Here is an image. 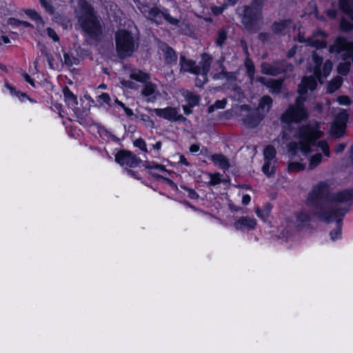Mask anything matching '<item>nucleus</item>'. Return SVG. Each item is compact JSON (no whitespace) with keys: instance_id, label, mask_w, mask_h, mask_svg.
Here are the masks:
<instances>
[{"instance_id":"nucleus-1","label":"nucleus","mask_w":353,"mask_h":353,"mask_svg":"<svg viewBox=\"0 0 353 353\" xmlns=\"http://www.w3.org/2000/svg\"><path fill=\"white\" fill-rule=\"evenodd\" d=\"M312 69L314 76L304 77L299 85L298 91L300 96L296 99L294 104L288 105L285 111L281 115L280 120L282 123L290 124L297 123L305 121L308 117V112L303 105L305 98L304 94L308 90L312 91L316 87V80L321 81V77H327L332 69V63L327 60L321 68L323 59L318 56L316 52L312 54Z\"/></svg>"},{"instance_id":"nucleus-2","label":"nucleus","mask_w":353,"mask_h":353,"mask_svg":"<svg viewBox=\"0 0 353 353\" xmlns=\"http://www.w3.org/2000/svg\"><path fill=\"white\" fill-rule=\"evenodd\" d=\"M353 199V190H345L330 195L327 184L321 183L315 186L307 200V205L321 204L323 209L316 213L323 221H331L338 216H342L346 210L340 205L349 202Z\"/></svg>"},{"instance_id":"nucleus-3","label":"nucleus","mask_w":353,"mask_h":353,"mask_svg":"<svg viewBox=\"0 0 353 353\" xmlns=\"http://www.w3.org/2000/svg\"><path fill=\"white\" fill-rule=\"evenodd\" d=\"M322 134L316 123L303 125L299 129L297 141L289 145L288 152L290 158L288 165L289 172H297L305 168L304 163L296 161V156L299 152L304 155L311 152V147L314 145L315 140Z\"/></svg>"},{"instance_id":"nucleus-4","label":"nucleus","mask_w":353,"mask_h":353,"mask_svg":"<svg viewBox=\"0 0 353 353\" xmlns=\"http://www.w3.org/2000/svg\"><path fill=\"white\" fill-rule=\"evenodd\" d=\"M330 53L341 54L342 59L345 61L338 66L339 74L346 75L350 71L351 63L347 59H350L353 63V42L346 38L339 37L334 43L329 47Z\"/></svg>"},{"instance_id":"nucleus-5","label":"nucleus","mask_w":353,"mask_h":353,"mask_svg":"<svg viewBox=\"0 0 353 353\" xmlns=\"http://www.w3.org/2000/svg\"><path fill=\"white\" fill-rule=\"evenodd\" d=\"M78 13L79 22L83 30L90 37L97 38L102 33V28L97 20L92 8L85 2L81 3Z\"/></svg>"},{"instance_id":"nucleus-6","label":"nucleus","mask_w":353,"mask_h":353,"mask_svg":"<svg viewBox=\"0 0 353 353\" xmlns=\"http://www.w3.org/2000/svg\"><path fill=\"white\" fill-rule=\"evenodd\" d=\"M116 50L120 58L132 56L139 47L138 37L125 30H120L115 34Z\"/></svg>"},{"instance_id":"nucleus-7","label":"nucleus","mask_w":353,"mask_h":353,"mask_svg":"<svg viewBox=\"0 0 353 353\" xmlns=\"http://www.w3.org/2000/svg\"><path fill=\"white\" fill-rule=\"evenodd\" d=\"M261 6L260 4L253 3L250 6L238 8L237 14L241 17L245 27L250 30H256L257 23L261 19Z\"/></svg>"},{"instance_id":"nucleus-8","label":"nucleus","mask_w":353,"mask_h":353,"mask_svg":"<svg viewBox=\"0 0 353 353\" xmlns=\"http://www.w3.org/2000/svg\"><path fill=\"white\" fill-rule=\"evenodd\" d=\"M140 11L143 15L151 21L161 24L163 21L172 26H179L180 19L171 16L167 11H162L158 8H149L147 6L140 7Z\"/></svg>"},{"instance_id":"nucleus-9","label":"nucleus","mask_w":353,"mask_h":353,"mask_svg":"<svg viewBox=\"0 0 353 353\" xmlns=\"http://www.w3.org/2000/svg\"><path fill=\"white\" fill-rule=\"evenodd\" d=\"M348 119V113L345 110L339 108L336 112L331 132L336 137H340L345 132L346 122Z\"/></svg>"},{"instance_id":"nucleus-10","label":"nucleus","mask_w":353,"mask_h":353,"mask_svg":"<svg viewBox=\"0 0 353 353\" xmlns=\"http://www.w3.org/2000/svg\"><path fill=\"white\" fill-rule=\"evenodd\" d=\"M212 61V57L210 54L204 53L201 55V60L199 65H196V69H198L197 75H200L201 78L196 79V85L198 86H201L207 81V74L210 70Z\"/></svg>"},{"instance_id":"nucleus-11","label":"nucleus","mask_w":353,"mask_h":353,"mask_svg":"<svg viewBox=\"0 0 353 353\" xmlns=\"http://www.w3.org/2000/svg\"><path fill=\"white\" fill-rule=\"evenodd\" d=\"M115 161L122 166L134 168L139 165L141 160L129 151H119L115 156Z\"/></svg>"},{"instance_id":"nucleus-12","label":"nucleus","mask_w":353,"mask_h":353,"mask_svg":"<svg viewBox=\"0 0 353 353\" xmlns=\"http://www.w3.org/2000/svg\"><path fill=\"white\" fill-rule=\"evenodd\" d=\"M327 36L325 32L318 30L307 39L300 37L299 41L305 43L306 46H312L316 49L325 48L327 46V42L323 39L327 37Z\"/></svg>"},{"instance_id":"nucleus-13","label":"nucleus","mask_w":353,"mask_h":353,"mask_svg":"<svg viewBox=\"0 0 353 353\" xmlns=\"http://www.w3.org/2000/svg\"><path fill=\"white\" fill-rule=\"evenodd\" d=\"M151 111L157 116L168 121H177L185 120V118L180 114L178 110L175 108L167 107L165 108H155Z\"/></svg>"},{"instance_id":"nucleus-14","label":"nucleus","mask_w":353,"mask_h":353,"mask_svg":"<svg viewBox=\"0 0 353 353\" xmlns=\"http://www.w3.org/2000/svg\"><path fill=\"white\" fill-rule=\"evenodd\" d=\"M292 26V22L290 19H282L275 21L272 26V30L275 34H285L289 32Z\"/></svg>"},{"instance_id":"nucleus-15","label":"nucleus","mask_w":353,"mask_h":353,"mask_svg":"<svg viewBox=\"0 0 353 353\" xmlns=\"http://www.w3.org/2000/svg\"><path fill=\"white\" fill-rule=\"evenodd\" d=\"M141 94L147 98L148 101H154L159 94L157 85L151 82H147L141 90Z\"/></svg>"},{"instance_id":"nucleus-16","label":"nucleus","mask_w":353,"mask_h":353,"mask_svg":"<svg viewBox=\"0 0 353 353\" xmlns=\"http://www.w3.org/2000/svg\"><path fill=\"white\" fill-rule=\"evenodd\" d=\"M256 225V221L253 218L247 216L241 217L234 223V227L236 230H253Z\"/></svg>"},{"instance_id":"nucleus-17","label":"nucleus","mask_w":353,"mask_h":353,"mask_svg":"<svg viewBox=\"0 0 353 353\" xmlns=\"http://www.w3.org/2000/svg\"><path fill=\"white\" fill-rule=\"evenodd\" d=\"M261 67L262 73L272 76H276L281 73L282 71L285 70L280 67L279 63H274V64L263 63Z\"/></svg>"},{"instance_id":"nucleus-18","label":"nucleus","mask_w":353,"mask_h":353,"mask_svg":"<svg viewBox=\"0 0 353 353\" xmlns=\"http://www.w3.org/2000/svg\"><path fill=\"white\" fill-rule=\"evenodd\" d=\"M180 64L181 70L184 72H189L196 75L198 74V70H196V64L195 61L186 59L184 56H181Z\"/></svg>"},{"instance_id":"nucleus-19","label":"nucleus","mask_w":353,"mask_h":353,"mask_svg":"<svg viewBox=\"0 0 353 353\" xmlns=\"http://www.w3.org/2000/svg\"><path fill=\"white\" fill-rule=\"evenodd\" d=\"M212 161L219 165L223 170H227L230 167L228 159L221 154H213L211 156Z\"/></svg>"},{"instance_id":"nucleus-20","label":"nucleus","mask_w":353,"mask_h":353,"mask_svg":"<svg viewBox=\"0 0 353 353\" xmlns=\"http://www.w3.org/2000/svg\"><path fill=\"white\" fill-rule=\"evenodd\" d=\"M341 10L353 21V0H339Z\"/></svg>"},{"instance_id":"nucleus-21","label":"nucleus","mask_w":353,"mask_h":353,"mask_svg":"<svg viewBox=\"0 0 353 353\" xmlns=\"http://www.w3.org/2000/svg\"><path fill=\"white\" fill-rule=\"evenodd\" d=\"M25 13L30 17L31 19L37 21V26L38 28V31L40 34H43V32L40 30L41 28H43L44 26V22L39 14V13L32 9H27L25 10Z\"/></svg>"},{"instance_id":"nucleus-22","label":"nucleus","mask_w":353,"mask_h":353,"mask_svg":"<svg viewBox=\"0 0 353 353\" xmlns=\"http://www.w3.org/2000/svg\"><path fill=\"white\" fill-rule=\"evenodd\" d=\"M272 104V100L269 96H263L259 102L258 109L263 112L264 113H267Z\"/></svg>"},{"instance_id":"nucleus-23","label":"nucleus","mask_w":353,"mask_h":353,"mask_svg":"<svg viewBox=\"0 0 353 353\" xmlns=\"http://www.w3.org/2000/svg\"><path fill=\"white\" fill-rule=\"evenodd\" d=\"M276 161L264 160V164L262 167V171L268 176H270L274 173L276 169Z\"/></svg>"},{"instance_id":"nucleus-24","label":"nucleus","mask_w":353,"mask_h":353,"mask_svg":"<svg viewBox=\"0 0 353 353\" xmlns=\"http://www.w3.org/2000/svg\"><path fill=\"white\" fill-rule=\"evenodd\" d=\"M283 85V80L281 79H270L268 88L272 93L278 94L281 92Z\"/></svg>"},{"instance_id":"nucleus-25","label":"nucleus","mask_w":353,"mask_h":353,"mask_svg":"<svg viewBox=\"0 0 353 353\" xmlns=\"http://www.w3.org/2000/svg\"><path fill=\"white\" fill-rule=\"evenodd\" d=\"M323 161V156L320 153L312 155L309 159L308 169L312 170L315 169Z\"/></svg>"},{"instance_id":"nucleus-26","label":"nucleus","mask_w":353,"mask_h":353,"mask_svg":"<svg viewBox=\"0 0 353 353\" xmlns=\"http://www.w3.org/2000/svg\"><path fill=\"white\" fill-rule=\"evenodd\" d=\"M310 219V215L307 213L305 209L298 212L296 215V225L297 226H301L304 223H307Z\"/></svg>"},{"instance_id":"nucleus-27","label":"nucleus","mask_w":353,"mask_h":353,"mask_svg":"<svg viewBox=\"0 0 353 353\" xmlns=\"http://www.w3.org/2000/svg\"><path fill=\"white\" fill-rule=\"evenodd\" d=\"M65 99L69 105H76L77 104V99L76 96L70 90L68 87H65L63 90Z\"/></svg>"},{"instance_id":"nucleus-28","label":"nucleus","mask_w":353,"mask_h":353,"mask_svg":"<svg viewBox=\"0 0 353 353\" xmlns=\"http://www.w3.org/2000/svg\"><path fill=\"white\" fill-rule=\"evenodd\" d=\"M343 82V79L341 77H336L332 79L328 84L327 92L332 93L338 90Z\"/></svg>"},{"instance_id":"nucleus-29","label":"nucleus","mask_w":353,"mask_h":353,"mask_svg":"<svg viewBox=\"0 0 353 353\" xmlns=\"http://www.w3.org/2000/svg\"><path fill=\"white\" fill-rule=\"evenodd\" d=\"M183 96L188 101L190 106L193 107L199 103V98L197 95L192 92L186 91L183 93Z\"/></svg>"},{"instance_id":"nucleus-30","label":"nucleus","mask_w":353,"mask_h":353,"mask_svg":"<svg viewBox=\"0 0 353 353\" xmlns=\"http://www.w3.org/2000/svg\"><path fill=\"white\" fill-rule=\"evenodd\" d=\"M264 160L276 161V150L272 145H268L263 151Z\"/></svg>"},{"instance_id":"nucleus-31","label":"nucleus","mask_w":353,"mask_h":353,"mask_svg":"<svg viewBox=\"0 0 353 353\" xmlns=\"http://www.w3.org/2000/svg\"><path fill=\"white\" fill-rule=\"evenodd\" d=\"M130 78L140 82H146L149 79V75L141 71H134L130 74Z\"/></svg>"},{"instance_id":"nucleus-32","label":"nucleus","mask_w":353,"mask_h":353,"mask_svg":"<svg viewBox=\"0 0 353 353\" xmlns=\"http://www.w3.org/2000/svg\"><path fill=\"white\" fill-rule=\"evenodd\" d=\"M79 63V59L69 53H64L63 54V63L68 67H71L74 65H77Z\"/></svg>"},{"instance_id":"nucleus-33","label":"nucleus","mask_w":353,"mask_h":353,"mask_svg":"<svg viewBox=\"0 0 353 353\" xmlns=\"http://www.w3.org/2000/svg\"><path fill=\"white\" fill-rule=\"evenodd\" d=\"M261 119L259 117L250 114L246 118L243 119V121L248 128H254L259 123Z\"/></svg>"},{"instance_id":"nucleus-34","label":"nucleus","mask_w":353,"mask_h":353,"mask_svg":"<svg viewBox=\"0 0 353 353\" xmlns=\"http://www.w3.org/2000/svg\"><path fill=\"white\" fill-rule=\"evenodd\" d=\"M339 27L341 31L348 32L353 30V23L350 22L345 18L342 17Z\"/></svg>"},{"instance_id":"nucleus-35","label":"nucleus","mask_w":353,"mask_h":353,"mask_svg":"<svg viewBox=\"0 0 353 353\" xmlns=\"http://www.w3.org/2000/svg\"><path fill=\"white\" fill-rule=\"evenodd\" d=\"M270 208L266 205L262 208H256V215L263 220H265L270 215Z\"/></svg>"},{"instance_id":"nucleus-36","label":"nucleus","mask_w":353,"mask_h":353,"mask_svg":"<svg viewBox=\"0 0 353 353\" xmlns=\"http://www.w3.org/2000/svg\"><path fill=\"white\" fill-rule=\"evenodd\" d=\"M165 59L168 63H172L176 61V55L173 49L170 47H166L165 50Z\"/></svg>"},{"instance_id":"nucleus-37","label":"nucleus","mask_w":353,"mask_h":353,"mask_svg":"<svg viewBox=\"0 0 353 353\" xmlns=\"http://www.w3.org/2000/svg\"><path fill=\"white\" fill-rule=\"evenodd\" d=\"M316 145L320 148V150L323 152L324 156L325 157H330L331 152L330 150V147L327 141H318Z\"/></svg>"},{"instance_id":"nucleus-38","label":"nucleus","mask_w":353,"mask_h":353,"mask_svg":"<svg viewBox=\"0 0 353 353\" xmlns=\"http://www.w3.org/2000/svg\"><path fill=\"white\" fill-rule=\"evenodd\" d=\"M227 39V32L225 30H220L218 32L217 38L215 40L216 44L222 46Z\"/></svg>"},{"instance_id":"nucleus-39","label":"nucleus","mask_w":353,"mask_h":353,"mask_svg":"<svg viewBox=\"0 0 353 353\" xmlns=\"http://www.w3.org/2000/svg\"><path fill=\"white\" fill-rule=\"evenodd\" d=\"M139 119L144 123V125H145L146 128H154V123L148 115L141 114L139 116Z\"/></svg>"},{"instance_id":"nucleus-40","label":"nucleus","mask_w":353,"mask_h":353,"mask_svg":"<svg viewBox=\"0 0 353 353\" xmlns=\"http://www.w3.org/2000/svg\"><path fill=\"white\" fill-rule=\"evenodd\" d=\"M41 28H40V30L43 32V34H41L43 35L45 33V30H42ZM46 32L47 34L48 35V37L50 38H51L54 42H57L59 41V36L57 35L56 32L51 28H48L46 30Z\"/></svg>"},{"instance_id":"nucleus-41","label":"nucleus","mask_w":353,"mask_h":353,"mask_svg":"<svg viewBox=\"0 0 353 353\" xmlns=\"http://www.w3.org/2000/svg\"><path fill=\"white\" fill-rule=\"evenodd\" d=\"M213 79H230L232 77V73H228L227 72H225L223 69L222 68L221 72L219 73L214 74L212 75Z\"/></svg>"},{"instance_id":"nucleus-42","label":"nucleus","mask_w":353,"mask_h":353,"mask_svg":"<svg viewBox=\"0 0 353 353\" xmlns=\"http://www.w3.org/2000/svg\"><path fill=\"white\" fill-rule=\"evenodd\" d=\"M134 145L141 150L143 152H147L148 149L146 147V143L143 139H137L134 141Z\"/></svg>"},{"instance_id":"nucleus-43","label":"nucleus","mask_w":353,"mask_h":353,"mask_svg":"<svg viewBox=\"0 0 353 353\" xmlns=\"http://www.w3.org/2000/svg\"><path fill=\"white\" fill-rule=\"evenodd\" d=\"M246 66H247L248 76L251 79V82L252 83L253 80H254V65L252 62L248 61V62H246Z\"/></svg>"},{"instance_id":"nucleus-44","label":"nucleus","mask_w":353,"mask_h":353,"mask_svg":"<svg viewBox=\"0 0 353 353\" xmlns=\"http://www.w3.org/2000/svg\"><path fill=\"white\" fill-rule=\"evenodd\" d=\"M42 6L46 9V10L50 14L54 13V8L49 1L47 0H40Z\"/></svg>"},{"instance_id":"nucleus-45","label":"nucleus","mask_w":353,"mask_h":353,"mask_svg":"<svg viewBox=\"0 0 353 353\" xmlns=\"http://www.w3.org/2000/svg\"><path fill=\"white\" fill-rule=\"evenodd\" d=\"M339 103L343 105H347L351 103L350 99L347 96H341L337 99Z\"/></svg>"},{"instance_id":"nucleus-46","label":"nucleus","mask_w":353,"mask_h":353,"mask_svg":"<svg viewBox=\"0 0 353 353\" xmlns=\"http://www.w3.org/2000/svg\"><path fill=\"white\" fill-rule=\"evenodd\" d=\"M225 6H226L225 4L222 5L221 6H214L212 7V11L215 14H219L222 13V12L225 8Z\"/></svg>"},{"instance_id":"nucleus-47","label":"nucleus","mask_w":353,"mask_h":353,"mask_svg":"<svg viewBox=\"0 0 353 353\" xmlns=\"http://www.w3.org/2000/svg\"><path fill=\"white\" fill-rule=\"evenodd\" d=\"M338 225H339V226H338L337 230L334 232H330V236L332 240L336 239L341 234V228L339 226V221H338Z\"/></svg>"},{"instance_id":"nucleus-48","label":"nucleus","mask_w":353,"mask_h":353,"mask_svg":"<svg viewBox=\"0 0 353 353\" xmlns=\"http://www.w3.org/2000/svg\"><path fill=\"white\" fill-rule=\"evenodd\" d=\"M184 189L188 192V196L190 198L192 199H198L199 196L194 190L188 188H184Z\"/></svg>"},{"instance_id":"nucleus-49","label":"nucleus","mask_w":353,"mask_h":353,"mask_svg":"<svg viewBox=\"0 0 353 353\" xmlns=\"http://www.w3.org/2000/svg\"><path fill=\"white\" fill-rule=\"evenodd\" d=\"M279 64H280V67L281 68H283L285 69V70H283L282 71V72H283L292 71V69H293V66L291 64L286 63H284V62L279 63Z\"/></svg>"},{"instance_id":"nucleus-50","label":"nucleus","mask_w":353,"mask_h":353,"mask_svg":"<svg viewBox=\"0 0 353 353\" xmlns=\"http://www.w3.org/2000/svg\"><path fill=\"white\" fill-rule=\"evenodd\" d=\"M225 104L226 100L223 99L216 101V103L214 105L216 107V109H223L225 108Z\"/></svg>"},{"instance_id":"nucleus-51","label":"nucleus","mask_w":353,"mask_h":353,"mask_svg":"<svg viewBox=\"0 0 353 353\" xmlns=\"http://www.w3.org/2000/svg\"><path fill=\"white\" fill-rule=\"evenodd\" d=\"M98 97L99 99L107 103H109V101H110V96L107 93H103Z\"/></svg>"},{"instance_id":"nucleus-52","label":"nucleus","mask_w":353,"mask_h":353,"mask_svg":"<svg viewBox=\"0 0 353 353\" xmlns=\"http://www.w3.org/2000/svg\"><path fill=\"white\" fill-rule=\"evenodd\" d=\"M256 81L261 83L263 85H265L266 87H268V83L270 82V79H266L265 77H260L256 79Z\"/></svg>"},{"instance_id":"nucleus-53","label":"nucleus","mask_w":353,"mask_h":353,"mask_svg":"<svg viewBox=\"0 0 353 353\" xmlns=\"http://www.w3.org/2000/svg\"><path fill=\"white\" fill-rule=\"evenodd\" d=\"M345 146H346V145L345 143L338 144L334 149L335 152L340 153V152H343L344 150Z\"/></svg>"},{"instance_id":"nucleus-54","label":"nucleus","mask_w":353,"mask_h":353,"mask_svg":"<svg viewBox=\"0 0 353 353\" xmlns=\"http://www.w3.org/2000/svg\"><path fill=\"white\" fill-rule=\"evenodd\" d=\"M220 182V179L219 177V175H214L211 177V180L210 181V183L211 185H216Z\"/></svg>"},{"instance_id":"nucleus-55","label":"nucleus","mask_w":353,"mask_h":353,"mask_svg":"<svg viewBox=\"0 0 353 353\" xmlns=\"http://www.w3.org/2000/svg\"><path fill=\"white\" fill-rule=\"evenodd\" d=\"M25 80L28 82L30 84H31L32 86H34V83L33 79L30 77V75L27 73H24L23 74Z\"/></svg>"},{"instance_id":"nucleus-56","label":"nucleus","mask_w":353,"mask_h":353,"mask_svg":"<svg viewBox=\"0 0 353 353\" xmlns=\"http://www.w3.org/2000/svg\"><path fill=\"white\" fill-rule=\"evenodd\" d=\"M154 169H157L159 171H162V172H165L166 171L165 170V168L164 165H160V164H158V163H154V166H152Z\"/></svg>"},{"instance_id":"nucleus-57","label":"nucleus","mask_w":353,"mask_h":353,"mask_svg":"<svg viewBox=\"0 0 353 353\" xmlns=\"http://www.w3.org/2000/svg\"><path fill=\"white\" fill-rule=\"evenodd\" d=\"M327 17L330 18H335L336 17V10H328L327 11Z\"/></svg>"},{"instance_id":"nucleus-58","label":"nucleus","mask_w":353,"mask_h":353,"mask_svg":"<svg viewBox=\"0 0 353 353\" xmlns=\"http://www.w3.org/2000/svg\"><path fill=\"white\" fill-rule=\"evenodd\" d=\"M250 201V196L248 194H245L242 198V203L244 205H248Z\"/></svg>"},{"instance_id":"nucleus-59","label":"nucleus","mask_w":353,"mask_h":353,"mask_svg":"<svg viewBox=\"0 0 353 353\" xmlns=\"http://www.w3.org/2000/svg\"><path fill=\"white\" fill-rule=\"evenodd\" d=\"M199 150V145L193 144L190 147V151L191 152H197Z\"/></svg>"},{"instance_id":"nucleus-60","label":"nucleus","mask_w":353,"mask_h":353,"mask_svg":"<svg viewBox=\"0 0 353 353\" xmlns=\"http://www.w3.org/2000/svg\"><path fill=\"white\" fill-rule=\"evenodd\" d=\"M121 83L127 87V88H133L134 86H133V83L131 82V81H121Z\"/></svg>"},{"instance_id":"nucleus-61","label":"nucleus","mask_w":353,"mask_h":353,"mask_svg":"<svg viewBox=\"0 0 353 353\" xmlns=\"http://www.w3.org/2000/svg\"><path fill=\"white\" fill-rule=\"evenodd\" d=\"M154 162H150L146 161L144 162L143 165L146 169H153L152 166H154Z\"/></svg>"},{"instance_id":"nucleus-62","label":"nucleus","mask_w":353,"mask_h":353,"mask_svg":"<svg viewBox=\"0 0 353 353\" xmlns=\"http://www.w3.org/2000/svg\"><path fill=\"white\" fill-rule=\"evenodd\" d=\"M123 110L128 117H132L134 114L132 110L130 108L125 107L124 108Z\"/></svg>"},{"instance_id":"nucleus-63","label":"nucleus","mask_w":353,"mask_h":353,"mask_svg":"<svg viewBox=\"0 0 353 353\" xmlns=\"http://www.w3.org/2000/svg\"><path fill=\"white\" fill-rule=\"evenodd\" d=\"M268 38H269V34L268 33H261L259 34V39L262 41L267 40V39H268Z\"/></svg>"},{"instance_id":"nucleus-64","label":"nucleus","mask_w":353,"mask_h":353,"mask_svg":"<svg viewBox=\"0 0 353 353\" xmlns=\"http://www.w3.org/2000/svg\"><path fill=\"white\" fill-rule=\"evenodd\" d=\"M161 145H162L161 142V141H158L155 144H154L152 145V147H153V148L154 150H159L161 149Z\"/></svg>"}]
</instances>
